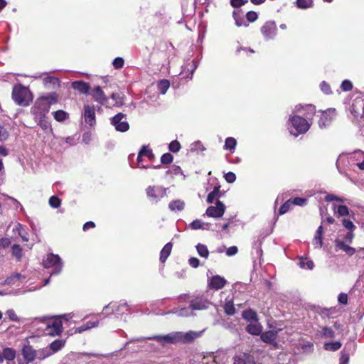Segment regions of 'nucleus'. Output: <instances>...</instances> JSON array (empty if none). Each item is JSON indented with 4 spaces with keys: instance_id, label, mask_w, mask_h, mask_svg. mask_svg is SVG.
<instances>
[{
    "instance_id": "1",
    "label": "nucleus",
    "mask_w": 364,
    "mask_h": 364,
    "mask_svg": "<svg viewBox=\"0 0 364 364\" xmlns=\"http://www.w3.org/2000/svg\"><path fill=\"white\" fill-rule=\"evenodd\" d=\"M202 331H188V332H172L164 336H155L149 339H154L163 345L176 343H189L202 335Z\"/></svg>"
},
{
    "instance_id": "2",
    "label": "nucleus",
    "mask_w": 364,
    "mask_h": 364,
    "mask_svg": "<svg viewBox=\"0 0 364 364\" xmlns=\"http://www.w3.org/2000/svg\"><path fill=\"white\" fill-rule=\"evenodd\" d=\"M289 123V132L294 136L306 133L310 127L309 123L305 118L297 115L290 117Z\"/></svg>"
},
{
    "instance_id": "3",
    "label": "nucleus",
    "mask_w": 364,
    "mask_h": 364,
    "mask_svg": "<svg viewBox=\"0 0 364 364\" xmlns=\"http://www.w3.org/2000/svg\"><path fill=\"white\" fill-rule=\"evenodd\" d=\"M12 99L18 105L21 106H28L32 100L28 89L21 85L14 87Z\"/></svg>"
},
{
    "instance_id": "4",
    "label": "nucleus",
    "mask_w": 364,
    "mask_h": 364,
    "mask_svg": "<svg viewBox=\"0 0 364 364\" xmlns=\"http://www.w3.org/2000/svg\"><path fill=\"white\" fill-rule=\"evenodd\" d=\"M43 265L46 269H52L50 276L59 274L63 269V264L58 255L53 253L47 255L43 259Z\"/></svg>"
},
{
    "instance_id": "5",
    "label": "nucleus",
    "mask_w": 364,
    "mask_h": 364,
    "mask_svg": "<svg viewBox=\"0 0 364 364\" xmlns=\"http://www.w3.org/2000/svg\"><path fill=\"white\" fill-rule=\"evenodd\" d=\"M129 306L127 303L124 301H121L119 303L117 302H111L109 304L106 305L103 308V312L100 314L99 315H104L105 316H108L114 313H117L118 314H122L125 311H128Z\"/></svg>"
},
{
    "instance_id": "6",
    "label": "nucleus",
    "mask_w": 364,
    "mask_h": 364,
    "mask_svg": "<svg viewBox=\"0 0 364 364\" xmlns=\"http://www.w3.org/2000/svg\"><path fill=\"white\" fill-rule=\"evenodd\" d=\"M63 318L66 321L70 319L69 315L64 314L58 316V318H55L52 321H49L47 323V328L49 329L48 333L52 336H58L60 335L63 330V323L61 318Z\"/></svg>"
},
{
    "instance_id": "7",
    "label": "nucleus",
    "mask_w": 364,
    "mask_h": 364,
    "mask_svg": "<svg viewBox=\"0 0 364 364\" xmlns=\"http://www.w3.org/2000/svg\"><path fill=\"white\" fill-rule=\"evenodd\" d=\"M146 193L147 197L149 200L153 203H157L162 198L166 196V189L158 186H149L146 190Z\"/></svg>"
},
{
    "instance_id": "8",
    "label": "nucleus",
    "mask_w": 364,
    "mask_h": 364,
    "mask_svg": "<svg viewBox=\"0 0 364 364\" xmlns=\"http://www.w3.org/2000/svg\"><path fill=\"white\" fill-rule=\"evenodd\" d=\"M49 110L50 108L47 104H44L43 101L38 99L31 109V112L34 116V119H43V117H46V114L48 113Z\"/></svg>"
},
{
    "instance_id": "9",
    "label": "nucleus",
    "mask_w": 364,
    "mask_h": 364,
    "mask_svg": "<svg viewBox=\"0 0 364 364\" xmlns=\"http://www.w3.org/2000/svg\"><path fill=\"white\" fill-rule=\"evenodd\" d=\"M112 124L117 131L121 132H127L129 128L126 116L122 113H118L112 118Z\"/></svg>"
},
{
    "instance_id": "10",
    "label": "nucleus",
    "mask_w": 364,
    "mask_h": 364,
    "mask_svg": "<svg viewBox=\"0 0 364 364\" xmlns=\"http://www.w3.org/2000/svg\"><path fill=\"white\" fill-rule=\"evenodd\" d=\"M82 117L85 122L90 127H93L96 124L95 109L93 105H85Z\"/></svg>"
},
{
    "instance_id": "11",
    "label": "nucleus",
    "mask_w": 364,
    "mask_h": 364,
    "mask_svg": "<svg viewBox=\"0 0 364 364\" xmlns=\"http://www.w3.org/2000/svg\"><path fill=\"white\" fill-rule=\"evenodd\" d=\"M210 304V301L203 296H198L190 301L191 309L193 311L207 309Z\"/></svg>"
},
{
    "instance_id": "12",
    "label": "nucleus",
    "mask_w": 364,
    "mask_h": 364,
    "mask_svg": "<svg viewBox=\"0 0 364 364\" xmlns=\"http://www.w3.org/2000/svg\"><path fill=\"white\" fill-rule=\"evenodd\" d=\"M277 26L274 21H267L261 28V32L267 40L274 38L277 35Z\"/></svg>"
},
{
    "instance_id": "13",
    "label": "nucleus",
    "mask_w": 364,
    "mask_h": 364,
    "mask_svg": "<svg viewBox=\"0 0 364 364\" xmlns=\"http://www.w3.org/2000/svg\"><path fill=\"white\" fill-rule=\"evenodd\" d=\"M270 330L261 333L260 338L262 341L269 344H276V338L278 332L281 331L280 328H273L272 326L268 323Z\"/></svg>"
},
{
    "instance_id": "14",
    "label": "nucleus",
    "mask_w": 364,
    "mask_h": 364,
    "mask_svg": "<svg viewBox=\"0 0 364 364\" xmlns=\"http://www.w3.org/2000/svg\"><path fill=\"white\" fill-rule=\"evenodd\" d=\"M225 210V205L220 200H217L215 206H210L206 210V214L209 217L220 218Z\"/></svg>"
},
{
    "instance_id": "15",
    "label": "nucleus",
    "mask_w": 364,
    "mask_h": 364,
    "mask_svg": "<svg viewBox=\"0 0 364 364\" xmlns=\"http://www.w3.org/2000/svg\"><path fill=\"white\" fill-rule=\"evenodd\" d=\"M336 117V109H328L322 112L321 118L318 121V126L320 128H325L330 125L332 120Z\"/></svg>"
},
{
    "instance_id": "16",
    "label": "nucleus",
    "mask_w": 364,
    "mask_h": 364,
    "mask_svg": "<svg viewBox=\"0 0 364 364\" xmlns=\"http://www.w3.org/2000/svg\"><path fill=\"white\" fill-rule=\"evenodd\" d=\"M227 281L224 277L219 275L212 277L208 282V287L211 289L219 290L225 287Z\"/></svg>"
},
{
    "instance_id": "17",
    "label": "nucleus",
    "mask_w": 364,
    "mask_h": 364,
    "mask_svg": "<svg viewBox=\"0 0 364 364\" xmlns=\"http://www.w3.org/2000/svg\"><path fill=\"white\" fill-rule=\"evenodd\" d=\"M91 95L94 98V100L101 104L102 105H105L108 102V98L105 96L103 90L100 86L95 87L91 91Z\"/></svg>"
},
{
    "instance_id": "18",
    "label": "nucleus",
    "mask_w": 364,
    "mask_h": 364,
    "mask_svg": "<svg viewBox=\"0 0 364 364\" xmlns=\"http://www.w3.org/2000/svg\"><path fill=\"white\" fill-rule=\"evenodd\" d=\"M22 355L27 363L33 362L36 359V350L29 344L23 347Z\"/></svg>"
},
{
    "instance_id": "19",
    "label": "nucleus",
    "mask_w": 364,
    "mask_h": 364,
    "mask_svg": "<svg viewBox=\"0 0 364 364\" xmlns=\"http://www.w3.org/2000/svg\"><path fill=\"white\" fill-rule=\"evenodd\" d=\"M233 360V364H255L253 356L245 353L236 355Z\"/></svg>"
},
{
    "instance_id": "20",
    "label": "nucleus",
    "mask_w": 364,
    "mask_h": 364,
    "mask_svg": "<svg viewBox=\"0 0 364 364\" xmlns=\"http://www.w3.org/2000/svg\"><path fill=\"white\" fill-rule=\"evenodd\" d=\"M262 331V326L259 323L258 320L255 321L253 322H250L246 326V331L252 335H255V336L259 335V334H261Z\"/></svg>"
},
{
    "instance_id": "21",
    "label": "nucleus",
    "mask_w": 364,
    "mask_h": 364,
    "mask_svg": "<svg viewBox=\"0 0 364 364\" xmlns=\"http://www.w3.org/2000/svg\"><path fill=\"white\" fill-rule=\"evenodd\" d=\"M72 88L79 91L82 94H87L90 88V85L84 81H74L71 84Z\"/></svg>"
},
{
    "instance_id": "22",
    "label": "nucleus",
    "mask_w": 364,
    "mask_h": 364,
    "mask_svg": "<svg viewBox=\"0 0 364 364\" xmlns=\"http://www.w3.org/2000/svg\"><path fill=\"white\" fill-rule=\"evenodd\" d=\"M65 346V341L61 339H56L53 342H52L47 347L50 350V355H53L54 353L60 350Z\"/></svg>"
},
{
    "instance_id": "23",
    "label": "nucleus",
    "mask_w": 364,
    "mask_h": 364,
    "mask_svg": "<svg viewBox=\"0 0 364 364\" xmlns=\"http://www.w3.org/2000/svg\"><path fill=\"white\" fill-rule=\"evenodd\" d=\"M16 350L11 348H5L1 352L2 363L4 360H6L8 361L14 360L16 358Z\"/></svg>"
},
{
    "instance_id": "24",
    "label": "nucleus",
    "mask_w": 364,
    "mask_h": 364,
    "mask_svg": "<svg viewBox=\"0 0 364 364\" xmlns=\"http://www.w3.org/2000/svg\"><path fill=\"white\" fill-rule=\"evenodd\" d=\"M336 246L338 249L343 250L350 256L353 255L355 252V250L353 247L346 245L343 241L336 240Z\"/></svg>"
},
{
    "instance_id": "25",
    "label": "nucleus",
    "mask_w": 364,
    "mask_h": 364,
    "mask_svg": "<svg viewBox=\"0 0 364 364\" xmlns=\"http://www.w3.org/2000/svg\"><path fill=\"white\" fill-rule=\"evenodd\" d=\"M224 311L229 316L235 314V309L232 299H226L223 305Z\"/></svg>"
},
{
    "instance_id": "26",
    "label": "nucleus",
    "mask_w": 364,
    "mask_h": 364,
    "mask_svg": "<svg viewBox=\"0 0 364 364\" xmlns=\"http://www.w3.org/2000/svg\"><path fill=\"white\" fill-rule=\"evenodd\" d=\"M99 325V321H87L85 324L77 327L75 328V332L81 333L83 331H85L87 330L91 329L92 328L97 327Z\"/></svg>"
},
{
    "instance_id": "27",
    "label": "nucleus",
    "mask_w": 364,
    "mask_h": 364,
    "mask_svg": "<svg viewBox=\"0 0 364 364\" xmlns=\"http://www.w3.org/2000/svg\"><path fill=\"white\" fill-rule=\"evenodd\" d=\"M173 245L171 242H168L165 245L160 253V261L164 263L170 255Z\"/></svg>"
},
{
    "instance_id": "28",
    "label": "nucleus",
    "mask_w": 364,
    "mask_h": 364,
    "mask_svg": "<svg viewBox=\"0 0 364 364\" xmlns=\"http://www.w3.org/2000/svg\"><path fill=\"white\" fill-rule=\"evenodd\" d=\"M41 101H43L44 104H47V105L50 108L52 105L56 104L58 102L57 95L55 93H50L46 96H43L39 98Z\"/></svg>"
},
{
    "instance_id": "29",
    "label": "nucleus",
    "mask_w": 364,
    "mask_h": 364,
    "mask_svg": "<svg viewBox=\"0 0 364 364\" xmlns=\"http://www.w3.org/2000/svg\"><path fill=\"white\" fill-rule=\"evenodd\" d=\"M333 210L338 216H346L350 213L348 208L343 205H336L333 204Z\"/></svg>"
},
{
    "instance_id": "30",
    "label": "nucleus",
    "mask_w": 364,
    "mask_h": 364,
    "mask_svg": "<svg viewBox=\"0 0 364 364\" xmlns=\"http://www.w3.org/2000/svg\"><path fill=\"white\" fill-rule=\"evenodd\" d=\"M184 206V202L181 200H173L168 204V208L171 211H181Z\"/></svg>"
},
{
    "instance_id": "31",
    "label": "nucleus",
    "mask_w": 364,
    "mask_h": 364,
    "mask_svg": "<svg viewBox=\"0 0 364 364\" xmlns=\"http://www.w3.org/2000/svg\"><path fill=\"white\" fill-rule=\"evenodd\" d=\"M173 314L178 316H190L193 315V310L189 307H184L181 309H176L171 311Z\"/></svg>"
},
{
    "instance_id": "32",
    "label": "nucleus",
    "mask_w": 364,
    "mask_h": 364,
    "mask_svg": "<svg viewBox=\"0 0 364 364\" xmlns=\"http://www.w3.org/2000/svg\"><path fill=\"white\" fill-rule=\"evenodd\" d=\"M242 318L250 323L258 320L256 312L252 309L244 311L242 312Z\"/></svg>"
},
{
    "instance_id": "33",
    "label": "nucleus",
    "mask_w": 364,
    "mask_h": 364,
    "mask_svg": "<svg viewBox=\"0 0 364 364\" xmlns=\"http://www.w3.org/2000/svg\"><path fill=\"white\" fill-rule=\"evenodd\" d=\"M49 350H50L48 348L47 346L43 348H40L38 350H36V359L42 360L51 356Z\"/></svg>"
},
{
    "instance_id": "34",
    "label": "nucleus",
    "mask_w": 364,
    "mask_h": 364,
    "mask_svg": "<svg viewBox=\"0 0 364 364\" xmlns=\"http://www.w3.org/2000/svg\"><path fill=\"white\" fill-rule=\"evenodd\" d=\"M341 346L342 343L340 341L326 342L323 345V348L328 351H336Z\"/></svg>"
},
{
    "instance_id": "35",
    "label": "nucleus",
    "mask_w": 364,
    "mask_h": 364,
    "mask_svg": "<svg viewBox=\"0 0 364 364\" xmlns=\"http://www.w3.org/2000/svg\"><path fill=\"white\" fill-rule=\"evenodd\" d=\"M208 226H209L208 223H205L203 222L201 220H198V219L193 220L190 224V227L193 230H198V229L207 230V229H208Z\"/></svg>"
},
{
    "instance_id": "36",
    "label": "nucleus",
    "mask_w": 364,
    "mask_h": 364,
    "mask_svg": "<svg viewBox=\"0 0 364 364\" xmlns=\"http://www.w3.org/2000/svg\"><path fill=\"white\" fill-rule=\"evenodd\" d=\"M139 156H146L150 161L154 159V154L152 150L148 146L144 145L139 151Z\"/></svg>"
},
{
    "instance_id": "37",
    "label": "nucleus",
    "mask_w": 364,
    "mask_h": 364,
    "mask_svg": "<svg viewBox=\"0 0 364 364\" xmlns=\"http://www.w3.org/2000/svg\"><path fill=\"white\" fill-rule=\"evenodd\" d=\"M237 145V141L233 137H228L225 139L224 149L229 150L231 152H233L235 149Z\"/></svg>"
},
{
    "instance_id": "38",
    "label": "nucleus",
    "mask_w": 364,
    "mask_h": 364,
    "mask_svg": "<svg viewBox=\"0 0 364 364\" xmlns=\"http://www.w3.org/2000/svg\"><path fill=\"white\" fill-rule=\"evenodd\" d=\"M196 248L198 254L201 257H203L205 259H207L208 257L209 250L206 245L199 243L196 246Z\"/></svg>"
},
{
    "instance_id": "39",
    "label": "nucleus",
    "mask_w": 364,
    "mask_h": 364,
    "mask_svg": "<svg viewBox=\"0 0 364 364\" xmlns=\"http://www.w3.org/2000/svg\"><path fill=\"white\" fill-rule=\"evenodd\" d=\"M299 266L302 269H313L314 264L312 260L301 257L299 259Z\"/></svg>"
},
{
    "instance_id": "40",
    "label": "nucleus",
    "mask_w": 364,
    "mask_h": 364,
    "mask_svg": "<svg viewBox=\"0 0 364 364\" xmlns=\"http://www.w3.org/2000/svg\"><path fill=\"white\" fill-rule=\"evenodd\" d=\"M111 98L115 102V105L117 107L122 106L124 104V95L121 92H113L111 95Z\"/></svg>"
},
{
    "instance_id": "41",
    "label": "nucleus",
    "mask_w": 364,
    "mask_h": 364,
    "mask_svg": "<svg viewBox=\"0 0 364 364\" xmlns=\"http://www.w3.org/2000/svg\"><path fill=\"white\" fill-rule=\"evenodd\" d=\"M353 157L358 161L362 159L361 161H358L356 165L360 170H364V152L360 150L356 151L353 154Z\"/></svg>"
},
{
    "instance_id": "42",
    "label": "nucleus",
    "mask_w": 364,
    "mask_h": 364,
    "mask_svg": "<svg viewBox=\"0 0 364 364\" xmlns=\"http://www.w3.org/2000/svg\"><path fill=\"white\" fill-rule=\"evenodd\" d=\"M320 332H321V336L323 338H333L335 337V332L330 327L324 326L321 328Z\"/></svg>"
},
{
    "instance_id": "43",
    "label": "nucleus",
    "mask_w": 364,
    "mask_h": 364,
    "mask_svg": "<svg viewBox=\"0 0 364 364\" xmlns=\"http://www.w3.org/2000/svg\"><path fill=\"white\" fill-rule=\"evenodd\" d=\"M170 87V82L167 80H161L159 82L157 85L158 90L159 92L162 95H164L167 90Z\"/></svg>"
},
{
    "instance_id": "44",
    "label": "nucleus",
    "mask_w": 364,
    "mask_h": 364,
    "mask_svg": "<svg viewBox=\"0 0 364 364\" xmlns=\"http://www.w3.org/2000/svg\"><path fill=\"white\" fill-rule=\"evenodd\" d=\"M37 122L38 125L41 127L44 131L51 130L50 124L46 119V117H43V119H34Z\"/></svg>"
},
{
    "instance_id": "45",
    "label": "nucleus",
    "mask_w": 364,
    "mask_h": 364,
    "mask_svg": "<svg viewBox=\"0 0 364 364\" xmlns=\"http://www.w3.org/2000/svg\"><path fill=\"white\" fill-rule=\"evenodd\" d=\"M14 230H16L18 232L19 236L22 238L23 241H28V237L27 235V233L25 232L24 228L23 225L20 223H18L16 225L15 228H14Z\"/></svg>"
},
{
    "instance_id": "46",
    "label": "nucleus",
    "mask_w": 364,
    "mask_h": 364,
    "mask_svg": "<svg viewBox=\"0 0 364 364\" xmlns=\"http://www.w3.org/2000/svg\"><path fill=\"white\" fill-rule=\"evenodd\" d=\"M220 187H215L213 191H211L207 197V202L208 203H213L214 200L220 196Z\"/></svg>"
},
{
    "instance_id": "47",
    "label": "nucleus",
    "mask_w": 364,
    "mask_h": 364,
    "mask_svg": "<svg viewBox=\"0 0 364 364\" xmlns=\"http://www.w3.org/2000/svg\"><path fill=\"white\" fill-rule=\"evenodd\" d=\"M53 114L55 119L58 122H63L68 117V114L63 110H58Z\"/></svg>"
},
{
    "instance_id": "48",
    "label": "nucleus",
    "mask_w": 364,
    "mask_h": 364,
    "mask_svg": "<svg viewBox=\"0 0 364 364\" xmlns=\"http://www.w3.org/2000/svg\"><path fill=\"white\" fill-rule=\"evenodd\" d=\"M296 4L299 9H306L312 6L313 0H296Z\"/></svg>"
},
{
    "instance_id": "49",
    "label": "nucleus",
    "mask_w": 364,
    "mask_h": 364,
    "mask_svg": "<svg viewBox=\"0 0 364 364\" xmlns=\"http://www.w3.org/2000/svg\"><path fill=\"white\" fill-rule=\"evenodd\" d=\"M11 253L18 260L22 257V248L18 245H14L11 247Z\"/></svg>"
},
{
    "instance_id": "50",
    "label": "nucleus",
    "mask_w": 364,
    "mask_h": 364,
    "mask_svg": "<svg viewBox=\"0 0 364 364\" xmlns=\"http://www.w3.org/2000/svg\"><path fill=\"white\" fill-rule=\"evenodd\" d=\"M293 203L291 202V200H288L286 201L279 208V214L283 215L286 213H287L289 210H291L293 207Z\"/></svg>"
},
{
    "instance_id": "51",
    "label": "nucleus",
    "mask_w": 364,
    "mask_h": 364,
    "mask_svg": "<svg viewBox=\"0 0 364 364\" xmlns=\"http://www.w3.org/2000/svg\"><path fill=\"white\" fill-rule=\"evenodd\" d=\"M49 205L53 208H58L61 205V200L56 196H53L49 198Z\"/></svg>"
},
{
    "instance_id": "52",
    "label": "nucleus",
    "mask_w": 364,
    "mask_h": 364,
    "mask_svg": "<svg viewBox=\"0 0 364 364\" xmlns=\"http://www.w3.org/2000/svg\"><path fill=\"white\" fill-rule=\"evenodd\" d=\"M218 323L223 326L224 328L229 330H232L235 327V325L231 321H230V319H221L220 321H218Z\"/></svg>"
},
{
    "instance_id": "53",
    "label": "nucleus",
    "mask_w": 364,
    "mask_h": 364,
    "mask_svg": "<svg viewBox=\"0 0 364 364\" xmlns=\"http://www.w3.org/2000/svg\"><path fill=\"white\" fill-rule=\"evenodd\" d=\"M21 277H23L21 274L16 273L6 278L4 283L6 284H14L15 282L18 281Z\"/></svg>"
},
{
    "instance_id": "54",
    "label": "nucleus",
    "mask_w": 364,
    "mask_h": 364,
    "mask_svg": "<svg viewBox=\"0 0 364 364\" xmlns=\"http://www.w3.org/2000/svg\"><path fill=\"white\" fill-rule=\"evenodd\" d=\"M168 149L171 152L177 153L181 149V144L177 140L172 141L169 144Z\"/></svg>"
},
{
    "instance_id": "55",
    "label": "nucleus",
    "mask_w": 364,
    "mask_h": 364,
    "mask_svg": "<svg viewBox=\"0 0 364 364\" xmlns=\"http://www.w3.org/2000/svg\"><path fill=\"white\" fill-rule=\"evenodd\" d=\"M301 349L305 353H310L314 350V345L309 341H305L301 343Z\"/></svg>"
},
{
    "instance_id": "56",
    "label": "nucleus",
    "mask_w": 364,
    "mask_h": 364,
    "mask_svg": "<svg viewBox=\"0 0 364 364\" xmlns=\"http://www.w3.org/2000/svg\"><path fill=\"white\" fill-rule=\"evenodd\" d=\"M173 160V157L170 153L164 154L161 157V162L163 164H169Z\"/></svg>"
},
{
    "instance_id": "57",
    "label": "nucleus",
    "mask_w": 364,
    "mask_h": 364,
    "mask_svg": "<svg viewBox=\"0 0 364 364\" xmlns=\"http://www.w3.org/2000/svg\"><path fill=\"white\" fill-rule=\"evenodd\" d=\"M312 244L315 248H321L323 242H322V235H316L314 237Z\"/></svg>"
},
{
    "instance_id": "58",
    "label": "nucleus",
    "mask_w": 364,
    "mask_h": 364,
    "mask_svg": "<svg viewBox=\"0 0 364 364\" xmlns=\"http://www.w3.org/2000/svg\"><path fill=\"white\" fill-rule=\"evenodd\" d=\"M237 11H233L232 16L237 26H247L248 24L244 21L242 17H237Z\"/></svg>"
},
{
    "instance_id": "59",
    "label": "nucleus",
    "mask_w": 364,
    "mask_h": 364,
    "mask_svg": "<svg viewBox=\"0 0 364 364\" xmlns=\"http://www.w3.org/2000/svg\"><path fill=\"white\" fill-rule=\"evenodd\" d=\"M341 88L344 92L350 91L353 89V84L348 80H345L342 82Z\"/></svg>"
},
{
    "instance_id": "60",
    "label": "nucleus",
    "mask_w": 364,
    "mask_h": 364,
    "mask_svg": "<svg viewBox=\"0 0 364 364\" xmlns=\"http://www.w3.org/2000/svg\"><path fill=\"white\" fill-rule=\"evenodd\" d=\"M204 150H205V148L204 147L203 144L199 141H195L191 144V151H203Z\"/></svg>"
},
{
    "instance_id": "61",
    "label": "nucleus",
    "mask_w": 364,
    "mask_h": 364,
    "mask_svg": "<svg viewBox=\"0 0 364 364\" xmlns=\"http://www.w3.org/2000/svg\"><path fill=\"white\" fill-rule=\"evenodd\" d=\"M325 200L327 202L338 201L341 203H343L345 200L343 198H341L333 194H327L325 196Z\"/></svg>"
},
{
    "instance_id": "62",
    "label": "nucleus",
    "mask_w": 364,
    "mask_h": 364,
    "mask_svg": "<svg viewBox=\"0 0 364 364\" xmlns=\"http://www.w3.org/2000/svg\"><path fill=\"white\" fill-rule=\"evenodd\" d=\"M304 109L307 112L306 115V117L307 119H310V117H311L315 113V107L313 106L312 105H306Z\"/></svg>"
},
{
    "instance_id": "63",
    "label": "nucleus",
    "mask_w": 364,
    "mask_h": 364,
    "mask_svg": "<svg viewBox=\"0 0 364 364\" xmlns=\"http://www.w3.org/2000/svg\"><path fill=\"white\" fill-rule=\"evenodd\" d=\"M342 224L346 229L349 230L350 231H353L355 228V226L353 222L348 219H343L342 220Z\"/></svg>"
},
{
    "instance_id": "64",
    "label": "nucleus",
    "mask_w": 364,
    "mask_h": 364,
    "mask_svg": "<svg viewBox=\"0 0 364 364\" xmlns=\"http://www.w3.org/2000/svg\"><path fill=\"white\" fill-rule=\"evenodd\" d=\"M124 63V61L123 58L118 57V58H116L113 60L112 65L114 67V68L120 69L123 67Z\"/></svg>"
}]
</instances>
